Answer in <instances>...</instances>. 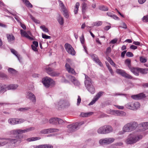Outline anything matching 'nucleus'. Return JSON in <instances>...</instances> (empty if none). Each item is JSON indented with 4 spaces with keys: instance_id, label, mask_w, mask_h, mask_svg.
Instances as JSON below:
<instances>
[{
    "instance_id": "obj_47",
    "label": "nucleus",
    "mask_w": 148,
    "mask_h": 148,
    "mask_svg": "<svg viewBox=\"0 0 148 148\" xmlns=\"http://www.w3.org/2000/svg\"><path fill=\"white\" fill-rule=\"evenodd\" d=\"M63 12V15L66 18H67L69 17V15H68V11L66 9L62 11Z\"/></svg>"
},
{
    "instance_id": "obj_64",
    "label": "nucleus",
    "mask_w": 148,
    "mask_h": 148,
    "mask_svg": "<svg viewBox=\"0 0 148 148\" xmlns=\"http://www.w3.org/2000/svg\"><path fill=\"white\" fill-rule=\"evenodd\" d=\"M31 47L32 49L34 51H38V50L37 49V47H36V46H35L33 45H31Z\"/></svg>"
},
{
    "instance_id": "obj_46",
    "label": "nucleus",
    "mask_w": 148,
    "mask_h": 148,
    "mask_svg": "<svg viewBox=\"0 0 148 148\" xmlns=\"http://www.w3.org/2000/svg\"><path fill=\"white\" fill-rule=\"evenodd\" d=\"M114 110L108 109L107 110V113L113 115L114 114Z\"/></svg>"
},
{
    "instance_id": "obj_13",
    "label": "nucleus",
    "mask_w": 148,
    "mask_h": 148,
    "mask_svg": "<svg viewBox=\"0 0 148 148\" xmlns=\"http://www.w3.org/2000/svg\"><path fill=\"white\" fill-rule=\"evenodd\" d=\"M45 69L47 73L51 76H58L60 74L59 73L52 71V69L48 66Z\"/></svg>"
},
{
    "instance_id": "obj_27",
    "label": "nucleus",
    "mask_w": 148,
    "mask_h": 148,
    "mask_svg": "<svg viewBox=\"0 0 148 148\" xmlns=\"http://www.w3.org/2000/svg\"><path fill=\"white\" fill-rule=\"evenodd\" d=\"M104 126L99 128L97 130V132L99 134H105Z\"/></svg>"
},
{
    "instance_id": "obj_33",
    "label": "nucleus",
    "mask_w": 148,
    "mask_h": 148,
    "mask_svg": "<svg viewBox=\"0 0 148 148\" xmlns=\"http://www.w3.org/2000/svg\"><path fill=\"white\" fill-rule=\"evenodd\" d=\"M7 37L9 42H11L15 39L14 37L12 34H8L7 35Z\"/></svg>"
},
{
    "instance_id": "obj_63",
    "label": "nucleus",
    "mask_w": 148,
    "mask_h": 148,
    "mask_svg": "<svg viewBox=\"0 0 148 148\" xmlns=\"http://www.w3.org/2000/svg\"><path fill=\"white\" fill-rule=\"evenodd\" d=\"M81 101V98L79 96H78V99H77V105L79 106L80 104Z\"/></svg>"
},
{
    "instance_id": "obj_41",
    "label": "nucleus",
    "mask_w": 148,
    "mask_h": 148,
    "mask_svg": "<svg viewBox=\"0 0 148 148\" xmlns=\"http://www.w3.org/2000/svg\"><path fill=\"white\" fill-rule=\"evenodd\" d=\"M9 72L13 74H15L16 73V71L15 69L10 68H9L8 69Z\"/></svg>"
},
{
    "instance_id": "obj_1",
    "label": "nucleus",
    "mask_w": 148,
    "mask_h": 148,
    "mask_svg": "<svg viewBox=\"0 0 148 148\" xmlns=\"http://www.w3.org/2000/svg\"><path fill=\"white\" fill-rule=\"evenodd\" d=\"M143 137L142 134L136 133H131L127 137L125 142L127 144H133L141 140Z\"/></svg>"
},
{
    "instance_id": "obj_50",
    "label": "nucleus",
    "mask_w": 148,
    "mask_h": 148,
    "mask_svg": "<svg viewBox=\"0 0 148 148\" xmlns=\"http://www.w3.org/2000/svg\"><path fill=\"white\" fill-rule=\"evenodd\" d=\"M24 121V120L23 119H16L17 124L22 123Z\"/></svg>"
},
{
    "instance_id": "obj_22",
    "label": "nucleus",
    "mask_w": 148,
    "mask_h": 148,
    "mask_svg": "<svg viewBox=\"0 0 148 148\" xmlns=\"http://www.w3.org/2000/svg\"><path fill=\"white\" fill-rule=\"evenodd\" d=\"M138 68L131 67V66L129 68L131 71L136 75L138 76L139 75V69Z\"/></svg>"
},
{
    "instance_id": "obj_45",
    "label": "nucleus",
    "mask_w": 148,
    "mask_h": 148,
    "mask_svg": "<svg viewBox=\"0 0 148 148\" xmlns=\"http://www.w3.org/2000/svg\"><path fill=\"white\" fill-rule=\"evenodd\" d=\"M102 24L101 21H98L93 23L94 25L96 26H99L101 25Z\"/></svg>"
},
{
    "instance_id": "obj_57",
    "label": "nucleus",
    "mask_w": 148,
    "mask_h": 148,
    "mask_svg": "<svg viewBox=\"0 0 148 148\" xmlns=\"http://www.w3.org/2000/svg\"><path fill=\"white\" fill-rule=\"evenodd\" d=\"M70 106V103L68 101H65L64 103V107L65 108L68 107Z\"/></svg>"
},
{
    "instance_id": "obj_35",
    "label": "nucleus",
    "mask_w": 148,
    "mask_h": 148,
    "mask_svg": "<svg viewBox=\"0 0 148 148\" xmlns=\"http://www.w3.org/2000/svg\"><path fill=\"white\" fill-rule=\"evenodd\" d=\"M140 105V103L138 102L133 103L134 110H136L139 108Z\"/></svg>"
},
{
    "instance_id": "obj_54",
    "label": "nucleus",
    "mask_w": 148,
    "mask_h": 148,
    "mask_svg": "<svg viewBox=\"0 0 148 148\" xmlns=\"http://www.w3.org/2000/svg\"><path fill=\"white\" fill-rule=\"evenodd\" d=\"M42 38L46 39H50L51 38L50 36L47 35L43 34H42Z\"/></svg>"
},
{
    "instance_id": "obj_9",
    "label": "nucleus",
    "mask_w": 148,
    "mask_h": 148,
    "mask_svg": "<svg viewBox=\"0 0 148 148\" xmlns=\"http://www.w3.org/2000/svg\"><path fill=\"white\" fill-rule=\"evenodd\" d=\"M49 122L50 124L56 125L58 124H62L63 123V121L60 119L57 118H53L50 119Z\"/></svg>"
},
{
    "instance_id": "obj_24",
    "label": "nucleus",
    "mask_w": 148,
    "mask_h": 148,
    "mask_svg": "<svg viewBox=\"0 0 148 148\" xmlns=\"http://www.w3.org/2000/svg\"><path fill=\"white\" fill-rule=\"evenodd\" d=\"M130 128L129 124V123H128L124 125L123 127V131L124 132H131L132 131Z\"/></svg>"
},
{
    "instance_id": "obj_60",
    "label": "nucleus",
    "mask_w": 148,
    "mask_h": 148,
    "mask_svg": "<svg viewBox=\"0 0 148 148\" xmlns=\"http://www.w3.org/2000/svg\"><path fill=\"white\" fill-rule=\"evenodd\" d=\"M44 148H53L52 145H44Z\"/></svg>"
},
{
    "instance_id": "obj_51",
    "label": "nucleus",
    "mask_w": 148,
    "mask_h": 148,
    "mask_svg": "<svg viewBox=\"0 0 148 148\" xmlns=\"http://www.w3.org/2000/svg\"><path fill=\"white\" fill-rule=\"evenodd\" d=\"M126 115V113L124 112L119 110V116H125Z\"/></svg>"
},
{
    "instance_id": "obj_37",
    "label": "nucleus",
    "mask_w": 148,
    "mask_h": 148,
    "mask_svg": "<svg viewBox=\"0 0 148 148\" xmlns=\"http://www.w3.org/2000/svg\"><path fill=\"white\" fill-rule=\"evenodd\" d=\"M79 6V3L78 2H77L75 6V9L74 10V13L76 14L77 13L78 10V8Z\"/></svg>"
},
{
    "instance_id": "obj_44",
    "label": "nucleus",
    "mask_w": 148,
    "mask_h": 148,
    "mask_svg": "<svg viewBox=\"0 0 148 148\" xmlns=\"http://www.w3.org/2000/svg\"><path fill=\"white\" fill-rule=\"evenodd\" d=\"M40 27L45 32H49V30L48 28L46 27L45 25L41 26Z\"/></svg>"
},
{
    "instance_id": "obj_14",
    "label": "nucleus",
    "mask_w": 148,
    "mask_h": 148,
    "mask_svg": "<svg viewBox=\"0 0 148 148\" xmlns=\"http://www.w3.org/2000/svg\"><path fill=\"white\" fill-rule=\"evenodd\" d=\"M140 131H143L148 129V122H142L139 124Z\"/></svg>"
},
{
    "instance_id": "obj_19",
    "label": "nucleus",
    "mask_w": 148,
    "mask_h": 148,
    "mask_svg": "<svg viewBox=\"0 0 148 148\" xmlns=\"http://www.w3.org/2000/svg\"><path fill=\"white\" fill-rule=\"evenodd\" d=\"M69 78L71 82L75 85L79 86L80 84L79 82L75 78L72 76H69Z\"/></svg>"
},
{
    "instance_id": "obj_55",
    "label": "nucleus",
    "mask_w": 148,
    "mask_h": 148,
    "mask_svg": "<svg viewBox=\"0 0 148 148\" xmlns=\"http://www.w3.org/2000/svg\"><path fill=\"white\" fill-rule=\"evenodd\" d=\"M11 51L12 53L13 54L15 55L18 59V55L16 51L14 49H11Z\"/></svg>"
},
{
    "instance_id": "obj_23",
    "label": "nucleus",
    "mask_w": 148,
    "mask_h": 148,
    "mask_svg": "<svg viewBox=\"0 0 148 148\" xmlns=\"http://www.w3.org/2000/svg\"><path fill=\"white\" fill-rule=\"evenodd\" d=\"M65 67L66 70L69 73L72 74H74L75 73V71L74 69L71 68L70 65L68 63H66L65 65Z\"/></svg>"
},
{
    "instance_id": "obj_52",
    "label": "nucleus",
    "mask_w": 148,
    "mask_h": 148,
    "mask_svg": "<svg viewBox=\"0 0 148 148\" xmlns=\"http://www.w3.org/2000/svg\"><path fill=\"white\" fill-rule=\"evenodd\" d=\"M64 101H65L64 100H60L58 103V105L60 106H62L64 107Z\"/></svg>"
},
{
    "instance_id": "obj_58",
    "label": "nucleus",
    "mask_w": 148,
    "mask_h": 148,
    "mask_svg": "<svg viewBox=\"0 0 148 148\" xmlns=\"http://www.w3.org/2000/svg\"><path fill=\"white\" fill-rule=\"evenodd\" d=\"M111 47H108L106 49V54H109V53H110L111 52Z\"/></svg>"
},
{
    "instance_id": "obj_32",
    "label": "nucleus",
    "mask_w": 148,
    "mask_h": 148,
    "mask_svg": "<svg viewBox=\"0 0 148 148\" xmlns=\"http://www.w3.org/2000/svg\"><path fill=\"white\" fill-rule=\"evenodd\" d=\"M40 139V137H32L27 138V140L28 142L32 141L39 140Z\"/></svg>"
},
{
    "instance_id": "obj_16",
    "label": "nucleus",
    "mask_w": 148,
    "mask_h": 148,
    "mask_svg": "<svg viewBox=\"0 0 148 148\" xmlns=\"http://www.w3.org/2000/svg\"><path fill=\"white\" fill-rule=\"evenodd\" d=\"M129 124L132 132L135 130L138 126V123L136 121H132Z\"/></svg>"
},
{
    "instance_id": "obj_26",
    "label": "nucleus",
    "mask_w": 148,
    "mask_h": 148,
    "mask_svg": "<svg viewBox=\"0 0 148 148\" xmlns=\"http://www.w3.org/2000/svg\"><path fill=\"white\" fill-rule=\"evenodd\" d=\"M144 97V95L142 93L136 95H132L131 96L133 99H140Z\"/></svg>"
},
{
    "instance_id": "obj_18",
    "label": "nucleus",
    "mask_w": 148,
    "mask_h": 148,
    "mask_svg": "<svg viewBox=\"0 0 148 148\" xmlns=\"http://www.w3.org/2000/svg\"><path fill=\"white\" fill-rule=\"evenodd\" d=\"M20 32L22 36L25 37L31 40H34V38L30 37L29 36H28V33L25 31L23 30V29H21L20 30Z\"/></svg>"
},
{
    "instance_id": "obj_12",
    "label": "nucleus",
    "mask_w": 148,
    "mask_h": 148,
    "mask_svg": "<svg viewBox=\"0 0 148 148\" xmlns=\"http://www.w3.org/2000/svg\"><path fill=\"white\" fill-rule=\"evenodd\" d=\"M5 86V92L8 90H14L16 89L18 87V85L17 84H12L9 85L4 84Z\"/></svg>"
},
{
    "instance_id": "obj_49",
    "label": "nucleus",
    "mask_w": 148,
    "mask_h": 148,
    "mask_svg": "<svg viewBox=\"0 0 148 148\" xmlns=\"http://www.w3.org/2000/svg\"><path fill=\"white\" fill-rule=\"evenodd\" d=\"M89 114V113L82 112L80 114V116L82 117H87Z\"/></svg>"
},
{
    "instance_id": "obj_43",
    "label": "nucleus",
    "mask_w": 148,
    "mask_h": 148,
    "mask_svg": "<svg viewBox=\"0 0 148 148\" xmlns=\"http://www.w3.org/2000/svg\"><path fill=\"white\" fill-rule=\"evenodd\" d=\"M30 109V108L28 107L20 108L18 109V110L21 112H25L28 110Z\"/></svg>"
},
{
    "instance_id": "obj_30",
    "label": "nucleus",
    "mask_w": 148,
    "mask_h": 148,
    "mask_svg": "<svg viewBox=\"0 0 148 148\" xmlns=\"http://www.w3.org/2000/svg\"><path fill=\"white\" fill-rule=\"evenodd\" d=\"M57 20L60 25H63L64 21L61 15L60 14L58 15V16L57 18Z\"/></svg>"
},
{
    "instance_id": "obj_38",
    "label": "nucleus",
    "mask_w": 148,
    "mask_h": 148,
    "mask_svg": "<svg viewBox=\"0 0 148 148\" xmlns=\"http://www.w3.org/2000/svg\"><path fill=\"white\" fill-rule=\"evenodd\" d=\"M4 84H0V93H3L5 92V88Z\"/></svg>"
},
{
    "instance_id": "obj_29",
    "label": "nucleus",
    "mask_w": 148,
    "mask_h": 148,
    "mask_svg": "<svg viewBox=\"0 0 148 148\" xmlns=\"http://www.w3.org/2000/svg\"><path fill=\"white\" fill-rule=\"evenodd\" d=\"M125 106L127 109L134 110L133 102L127 103L125 105Z\"/></svg>"
},
{
    "instance_id": "obj_31",
    "label": "nucleus",
    "mask_w": 148,
    "mask_h": 148,
    "mask_svg": "<svg viewBox=\"0 0 148 148\" xmlns=\"http://www.w3.org/2000/svg\"><path fill=\"white\" fill-rule=\"evenodd\" d=\"M8 122L11 125L17 124L16 119L10 118L8 120Z\"/></svg>"
},
{
    "instance_id": "obj_8",
    "label": "nucleus",
    "mask_w": 148,
    "mask_h": 148,
    "mask_svg": "<svg viewBox=\"0 0 148 148\" xmlns=\"http://www.w3.org/2000/svg\"><path fill=\"white\" fill-rule=\"evenodd\" d=\"M114 140L115 139L113 138H107L101 139L99 141V143L101 144L104 143L108 144L113 143Z\"/></svg>"
},
{
    "instance_id": "obj_10",
    "label": "nucleus",
    "mask_w": 148,
    "mask_h": 148,
    "mask_svg": "<svg viewBox=\"0 0 148 148\" xmlns=\"http://www.w3.org/2000/svg\"><path fill=\"white\" fill-rule=\"evenodd\" d=\"M26 97L29 99L34 104L36 103V99L35 96L32 93L28 92L26 94Z\"/></svg>"
},
{
    "instance_id": "obj_17",
    "label": "nucleus",
    "mask_w": 148,
    "mask_h": 148,
    "mask_svg": "<svg viewBox=\"0 0 148 148\" xmlns=\"http://www.w3.org/2000/svg\"><path fill=\"white\" fill-rule=\"evenodd\" d=\"M85 79L84 84L86 87L92 85L91 79L87 75H85Z\"/></svg>"
},
{
    "instance_id": "obj_21",
    "label": "nucleus",
    "mask_w": 148,
    "mask_h": 148,
    "mask_svg": "<svg viewBox=\"0 0 148 148\" xmlns=\"http://www.w3.org/2000/svg\"><path fill=\"white\" fill-rule=\"evenodd\" d=\"M105 134L112 132L113 129L111 126L108 125H104Z\"/></svg>"
},
{
    "instance_id": "obj_28",
    "label": "nucleus",
    "mask_w": 148,
    "mask_h": 148,
    "mask_svg": "<svg viewBox=\"0 0 148 148\" xmlns=\"http://www.w3.org/2000/svg\"><path fill=\"white\" fill-rule=\"evenodd\" d=\"M22 0L27 7L30 8H32L33 7L32 5L30 3L28 0Z\"/></svg>"
},
{
    "instance_id": "obj_61",
    "label": "nucleus",
    "mask_w": 148,
    "mask_h": 148,
    "mask_svg": "<svg viewBox=\"0 0 148 148\" xmlns=\"http://www.w3.org/2000/svg\"><path fill=\"white\" fill-rule=\"evenodd\" d=\"M30 17L32 20L35 23H38V21L34 17H33L31 15H30Z\"/></svg>"
},
{
    "instance_id": "obj_36",
    "label": "nucleus",
    "mask_w": 148,
    "mask_h": 148,
    "mask_svg": "<svg viewBox=\"0 0 148 148\" xmlns=\"http://www.w3.org/2000/svg\"><path fill=\"white\" fill-rule=\"evenodd\" d=\"M87 8L86 4L85 2H83L82 4V11L83 14L85 13Z\"/></svg>"
},
{
    "instance_id": "obj_4",
    "label": "nucleus",
    "mask_w": 148,
    "mask_h": 148,
    "mask_svg": "<svg viewBox=\"0 0 148 148\" xmlns=\"http://www.w3.org/2000/svg\"><path fill=\"white\" fill-rule=\"evenodd\" d=\"M34 127H31L23 130L16 129L11 130L10 133L11 134L16 135L28 132L34 130Z\"/></svg>"
},
{
    "instance_id": "obj_7",
    "label": "nucleus",
    "mask_w": 148,
    "mask_h": 148,
    "mask_svg": "<svg viewBox=\"0 0 148 148\" xmlns=\"http://www.w3.org/2000/svg\"><path fill=\"white\" fill-rule=\"evenodd\" d=\"M64 47L69 53L73 56L75 55V52L71 45L68 43H66Z\"/></svg>"
},
{
    "instance_id": "obj_48",
    "label": "nucleus",
    "mask_w": 148,
    "mask_h": 148,
    "mask_svg": "<svg viewBox=\"0 0 148 148\" xmlns=\"http://www.w3.org/2000/svg\"><path fill=\"white\" fill-rule=\"evenodd\" d=\"M140 61L142 63H144L147 61V59L143 57H140Z\"/></svg>"
},
{
    "instance_id": "obj_39",
    "label": "nucleus",
    "mask_w": 148,
    "mask_h": 148,
    "mask_svg": "<svg viewBox=\"0 0 148 148\" xmlns=\"http://www.w3.org/2000/svg\"><path fill=\"white\" fill-rule=\"evenodd\" d=\"M99 9L101 10L104 11H107L108 10V8L107 7L103 5L99 6Z\"/></svg>"
},
{
    "instance_id": "obj_6",
    "label": "nucleus",
    "mask_w": 148,
    "mask_h": 148,
    "mask_svg": "<svg viewBox=\"0 0 148 148\" xmlns=\"http://www.w3.org/2000/svg\"><path fill=\"white\" fill-rule=\"evenodd\" d=\"M116 73L119 75H121L122 76L128 79H132V77L127 73L125 71L123 70L118 69L116 70Z\"/></svg>"
},
{
    "instance_id": "obj_53",
    "label": "nucleus",
    "mask_w": 148,
    "mask_h": 148,
    "mask_svg": "<svg viewBox=\"0 0 148 148\" xmlns=\"http://www.w3.org/2000/svg\"><path fill=\"white\" fill-rule=\"evenodd\" d=\"M126 56L128 57H132L134 56L133 54L130 52H127L126 53Z\"/></svg>"
},
{
    "instance_id": "obj_56",
    "label": "nucleus",
    "mask_w": 148,
    "mask_h": 148,
    "mask_svg": "<svg viewBox=\"0 0 148 148\" xmlns=\"http://www.w3.org/2000/svg\"><path fill=\"white\" fill-rule=\"evenodd\" d=\"M142 19L143 22H148V15L144 16Z\"/></svg>"
},
{
    "instance_id": "obj_34",
    "label": "nucleus",
    "mask_w": 148,
    "mask_h": 148,
    "mask_svg": "<svg viewBox=\"0 0 148 148\" xmlns=\"http://www.w3.org/2000/svg\"><path fill=\"white\" fill-rule=\"evenodd\" d=\"M139 72L143 74H146L147 73L148 71V69H142V68H139Z\"/></svg>"
},
{
    "instance_id": "obj_3",
    "label": "nucleus",
    "mask_w": 148,
    "mask_h": 148,
    "mask_svg": "<svg viewBox=\"0 0 148 148\" xmlns=\"http://www.w3.org/2000/svg\"><path fill=\"white\" fill-rule=\"evenodd\" d=\"M84 123V122L82 121L79 123L77 122L74 124L69 125L67 126L68 129L67 132L69 133L75 132L78 130L80 126Z\"/></svg>"
},
{
    "instance_id": "obj_42",
    "label": "nucleus",
    "mask_w": 148,
    "mask_h": 148,
    "mask_svg": "<svg viewBox=\"0 0 148 148\" xmlns=\"http://www.w3.org/2000/svg\"><path fill=\"white\" fill-rule=\"evenodd\" d=\"M59 5L62 11L66 9L64 5L61 1H59Z\"/></svg>"
},
{
    "instance_id": "obj_62",
    "label": "nucleus",
    "mask_w": 148,
    "mask_h": 148,
    "mask_svg": "<svg viewBox=\"0 0 148 148\" xmlns=\"http://www.w3.org/2000/svg\"><path fill=\"white\" fill-rule=\"evenodd\" d=\"M109 62L111 65L114 66H115L116 64L114 63L111 58H110V60H109Z\"/></svg>"
},
{
    "instance_id": "obj_59",
    "label": "nucleus",
    "mask_w": 148,
    "mask_h": 148,
    "mask_svg": "<svg viewBox=\"0 0 148 148\" xmlns=\"http://www.w3.org/2000/svg\"><path fill=\"white\" fill-rule=\"evenodd\" d=\"M80 40L81 43L82 44H83L84 42V38L83 35H82V37L80 38Z\"/></svg>"
},
{
    "instance_id": "obj_40",
    "label": "nucleus",
    "mask_w": 148,
    "mask_h": 148,
    "mask_svg": "<svg viewBox=\"0 0 148 148\" xmlns=\"http://www.w3.org/2000/svg\"><path fill=\"white\" fill-rule=\"evenodd\" d=\"M125 63L126 64L129 68L131 66V60L130 59H127L125 61Z\"/></svg>"
},
{
    "instance_id": "obj_25",
    "label": "nucleus",
    "mask_w": 148,
    "mask_h": 148,
    "mask_svg": "<svg viewBox=\"0 0 148 148\" xmlns=\"http://www.w3.org/2000/svg\"><path fill=\"white\" fill-rule=\"evenodd\" d=\"M88 90L91 94H93L95 92V89L93 85L86 87Z\"/></svg>"
},
{
    "instance_id": "obj_20",
    "label": "nucleus",
    "mask_w": 148,
    "mask_h": 148,
    "mask_svg": "<svg viewBox=\"0 0 148 148\" xmlns=\"http://www.w3.org/2000/svg\"><path fill=\"white\" fill-rule=\"evenodd\" d=\"M91 57L92 58L94 61L95 62L98 63V64L101 66L102 65V63L100 62V60L98 59L97 56L95 54H92L91 55Z\"/></svg>"
},
{
    "instance_id": "obj_15",
    "label": "nucleus",
    "mask_w": 148,
    "mask_h": 148,
    "mask_svg": "<svg viewBox=\"0 0 148 148\" xmlns=\"http://www.w3.org/2000/svg\"><path fill=\"white\" fill-rule=\"evenodd\" d=\"M104 93L103 92L100 91L95 96L92 101L89 104V106L93 104Z\"/></svg>"
},
{
    "instance_id": "obj_11",
    "label": "nucleus",
    "mask_w": 148,
    "mask_h": 148,
    "mask_svg": "<svg viewBox=\"0 0 148 148\" xmlns=\"http://www.w3.org/2000/svg\"><path fill=\"white\" fill-rule=\"evenodd\" d=\"M59 130V129H58L49 128L41 130L40 131V133L41 134H49L52 132H58Z\"/></svg>"
},
{
    "instance_id": "obj_5",
    "label": "nucleus",
    "mask_w": 148,
    "mask_h": 148,
    "mask_svg": "<svg viewBox=\"0 0 148 148\" xmlns=\"http://www.w3.org/2000/svg\"><path fill=\"white\" fill-rule=\"evenodd\" d=\"M42 82L47 88L54 85L55 83V82L52 79L47 77H46L42 79Z\"/></svg>"
},
{
    "instance_id": "obj_2",
    "label": "nucleus",
    "mask_w": 148,
    "mask_h": 148,
    "mask_svg": "<svg viewBox=\"0 0 148 148\" xmlns=\"http://www.w3.org/2000/svg\"><path fill=\"white\" fill-rule=\"evenodd\" d=\"M0 147L7 145L8 148H13L14 147L13 144H15L18 141L17 139L12 138H0Z\"/></svg>"
}]
</instances>
